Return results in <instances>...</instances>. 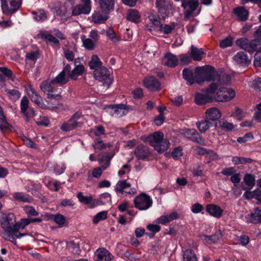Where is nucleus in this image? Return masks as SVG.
Wrapping results in <instances>:
<instances>
[{
  "label": "nucleus",
  "mask_w": 261,
  "mask_h": 261,
  "mask_svg": "<svg viewBox=\"0 0 261 261\" xmlns=\"http://www.w3.org/2000/svg\"><path fill=\"white\" fill-rule=\"evenodd\" d=\"M94 76L96 80L99 81L114 80L112 71L105 66L95 70L93 72Z\"/></svg>",
  "instance_id": "ddd939ff"
},
{
  "label": "nucleus",
  "mask_w": 261,
  "mask_h": 261,
  "mask_svg": "<svg viewBox=\"0 0 261 261\" xmlns=\"http://www.w3.org/2000/svg\"><path fill=\"white\" fill-rule=\"evenodd\" d=\"M141 15L139 12L135 9H129L127 11L126 18L128 20L138 23L140 20Z\"/></svg>",
  "instance_id": "2f4dec72"
},
{
  "label": "nucleus",
  "mask_w": 261,
  "mask_h": 261,
  "mask_svg": "<svg viewBox=\"0 0 261 261\" xmlns=\"http://www.w3.org/2000/svg\"><path fill=\"white\" fill-rule=\"evenodd\" d=\"M184 261H197L195 253L191 249L185 250L183 254Z\"/></svg>",
  "instance_id": "79ce46f5"
},
{
  "label": "nucleus",
  "mask_w": 261,
  "mask_h": 261,
  "mask_svg": "<svg viewBox=\"0 0 261 261\" xmlns=\"http://www.w3.org/2000/svg\"><path fill=\"white\" fill-rule=\"evenodd\" d=\"M114 0H100L99 5L101 11L108 14L114 9Z\"/></svg>",
  "instance_id": "a878e982"
},
{
  "label": "nucleus",
  "mask_w": 261,
  "mask_h": 261,
  "mask_svg": "<svg viewBox=\"0 0 261 261\" xmlns=\"http://www.w3.org/2000/svg\"><path fill=\"white\" fill-rule=\"evenodd\" d=\"M77 197L80 202L85 204H88L92 202V197L91 196H85L82 192H79L77 194Z\"/></svg>",
  "instance_id": "864d4df0"
},
{
  "label": "nucleus",
  "mask_w": 261,
  "mask_h": 261,
  "mask_svg": "<svg viewBox=\"0 0 261 261\" xmlns=\"http://www.w3.org/2000/svg\"><path fill=\"white\" fill-rule=\"evenodd\" d=\"M28 95L30 97L31 101L39 107L42 109H52L55 107V106L50 105L49 103L46 104L42 98L39 96L35 89L31 86L25 87Z\"/></svg>",
  "instance_id": "6e6552de"
},
{
  "label": "nucleus",
  "mask_w": 261,
  "mask_h": 261,
  "mask_svg": "<svg viewBox=\"0 0 261 261\" xmlns=\"http://www.w3.org/2000/svg\"><path fill=\"white\" fill-rule=\"evenodd\" d=\"M110 146L111 144L110 143H103L100 139L96 140L93 144V147L95 150H102Z\"/></svg>",
  "instance_id": "a18cd8bd"
},
{
  "label": "nucleus",
  "mask_w": 261,
  "mask_h": 261,
  "mask_svg": "<svg viewBox=\"0 0 261 261\" xmlns=\"http://www.w3.org/2000/svg\"><path fill=\"white\" fill-rule=\"evenodd\" d=\"M196 76L203 78L207 81H215L217 79V70L212 66L206 65L202 67H197L195 69Z\"/></svg>",
  "instance_id": "423d86ee"
},
{
  "label": "nucleus",
  "mask_w": 261,
  "mask_h": 261,
  "mask_svg": "<svg viewBox=\"0 0 261 261\" xmlns=\"http://www.w3.org/2000/svg\"><path fill=\"white\" fill-rule=\"evenodd\" d=\"M244 181L246 185L252 188L255 185L254 177L250 174H246L244 177Z\"/></svg>",
  "instance_id": "3c124183"
},
{
  "label": "nucleus",
  "mask_w": 261,
  "mask_h": 261,
  "mask_svg": "<svg viewBox=\"0 0 261 261\" xmlns=\"http://www.w3.org/2000/svg\"><path fill=\"white\" fill-rule=\"evenodd\" d=\"M99 159L98 160L99 164L101 165V168L105 170L110 165V160L113 157V155H110L108 153H102L99 154Z\"/></svg>",
  "instance_id": "c85d7f7f"
},
{
  "label": "nucleus",
  "mask_w": 261,
  "mask_h": 261,
  "mask_svg": "<svg viewBox=\"0 0 261 261\" xmlns=\"http://www.w3.org/2000/svg\"><path fill=\"white\" fill-rule=\"evenodd\" d=\"M115 190L117 193L127 195H134L137 193L136 189L132 188L130 183L126 180H121L118 181Z\"/></svg>",
  "instance_id": "f8f14e48"
},
{
  "label": "nucleus",
  "mask_w": 261,
  "mask_h": 261,
  "mask_svg": "<svg viewBox=\"0 0 261 261\" xmlns=\"http://www.w3.org/2000/svg\"><path fill=\"white\" fill-rule=\"evenodd\" d=\"M198 5L199 2L197 1H182L181 6L186 9V12H185V18L186 19H188L191 16L193 12L196 10Z\"/></svg>",
  "instance_id": "dca6fc26"
},
{
  "label": "nucleus",
  "mask_w": 261,
  "mask_h": 261,
  "mask_svg": "<svg viewBox=\"0 0 261 261\" xmlns=\"http://www.w3.org/2000/svg\"><path fill=\"white\" fill-rule=\"evenodd\" d=\"M234 13L242 21H245L248 18V12L243 7H239L234 9Z\"/></svg>",
  "instance_id": "58836bf2"
},
{
  "label": "nucleus",
  "mask_w": 261,
  "mask_h": 261,
  "mask_svg": "<svg viewBox=\"0 0 261 261\" xmlns=\"http://www.w3.org/2000/svg\"><path fill=\"white\" fill-rule=\"evenodd\" d=\"M143 140L148 142L159 152L166 151L169 147L170 142L167 139H164V134L157 132L143 138Z\"/></svg>",
  "instance_id": "7ed1b4c3"
},
{
  "label": "nucleus",
  "mask_w": 261,
  "mask_h": 261,
  "mask_svg": "<svg viewBox=\"0 0 261 261\" xmlns=\"http://www.w3.org/2000/svg\"><path fill=\"white\" fill-rule=\"evenodd\" d=\"M88 64L91 69L96 70L101 67L102 62L97 55H94L92 56Z\"/></svg>",
  "instance_id": "4c0bfd02"
},
{
  "label": "nucleus",
  "mask_w": 261,
  "mask_h": 261,
  "mask_svg": "<svg viewBox=\"0 0 261 261\" xmlns=\"http://www.w3.org/2000/svg\"><path fill=\"white\" fill-rule=\"evenodd\" d=\"M214 123L204 117V119L197 122L196 126L199 130L202 133H205L210 128L213 126Z\"/></svg>",
  "instance_id": "c756f323"
},
{
  "label": "nucleus",
  "mask_w": 261,
  "mask_h": 261,
  "mask_svg": "<svg viewBox=\"0 0 261 261\" xmlns=\"http://www.w3.org/2000/svg\"><path fill=\"white\" fill-rule=\"evenodd\" d=\"M246 219L248 223H261V208L256 207L250 215L246 217Z\"/></svg>",
  "instance_id": "4be33fe9"
},
{
  "label": "nucleus",
  "mask_w": 261,
  "mask_h": 261,
  "mask_svg": "<svg viewBox=\"0 0 261 261\" xmlns=\"http://www.w3.org/2000/svg\"><path fill=\"white\" fill-rule=\"evenodd\" d=\"M232 75L225 73L223 69H219L217 70V75L216 81L218 82H229L232 80Z\"/></svg>",
  "instance_id": "473e14b6"
},
{
  "label": "nucleus",
  "mask_w": 261,
  "mask_h": 261,
  "mask_svg": "<svg viewBox=\"0 0 261 261\" xmlns=\"http://www.w3.org/2000/svg\"><path fill=\"white\" fill-rule=\"evenodd\" d=\"M179 57L180 63L183 65H188L192 61L191 57L187 54H181Z\"/></svg>",
  "instance_id": "338daca9"
},
{
  "label": "nucleus",
  "mask_w": 261,
  "mask_h": 261,
  "mask_svg": "<svg viewBox=\"0 0 261 261\" xmlns=\"http://www.w3.org/2000/svg\"><path fill=\"white\" fill-rule=\"evenodd\" d=\"M145 86L150 91H155L161 89L160 83H145Z\"/></svg>",
  "instance_id": "5fc2aeb1"
},
{
  "label": "nucleus",
  "mask_w": 261,
  "mask_h": 261,
  "mask_svg": "<svg viewBox=\"0 0 261 261\" xmlns=\"http://www.w3.org/2000/svg\"><path fill=\"white\" fill-rule=\"evenodd\" d=\"M53 98H54V100L51 102H50V96H48V100L47 101L45 99H44V102L46 104H47L48 103H49L50 105L55 106V107L52 108L51 109H56L57 108V106L59 105V100L61 98L60 95L58 93L54 94V96H53Z\"/></svg>",
  "instance_id": "de8ad7c7"
},
{
  "label": "nucleus",
  "mask_w": 261,
  "mask_h": 261,
  "mask_svg": "<svg viewBox=\"0 0 261 261\" xmlns=\"http://www.w3.org/2000/svg\"><path fill=\"white\" fill-rule=\"evenodd\" d=\"M135 153L138 159H145L148 154V151L146 147L139 146L135 150Z\"/></svg>",
  "instance_id": "e433bc0d"
},
{
  "label": "nucleus",
  "mask_w": 261,
  "mask_h": 261,
  "mask_svg": "<svg viewBox=\"0 0 261 261\" xmlns=\"http://www.w3.org/2000/svg\"><path fill=\"white\" fill-rule=\"evenodd\" d=\"M234 60L238 64L248 65L251 61L246 54L243 51L238 53L234 57Z\"/></svg>",
  "instance_id": "7c9ffc66"
},
{
  "label": "nucleus",
  "mask_w": 261,
  "mask_h": 261,
  "mask_svg": "<svg viewBox=\"0 0 261 261\" xmlns=\"http://www.w3.org/2000/svg\"><path fill=\"white\" fill-rule=\"evenodd\" d=\"M148 18L155 26L159 27L160 25L159 17L158 16L154 14L153 13H149Z\"/></svg>",
  "instance_id": "e2e57ef3"
},
{
  "label": "nucleus",
  "mask_w": 261,
  "mask_h": 261,
  "mask_svg": "<svg viewBox=\"0 0 261 261\" xmlns=\"http://www.w3.org/2000/svg\"><path fill=\"white\" fill-rule=\"evenodd\" d=\"M31 223L30 219L24 218L21 219L20 221L16 223L14 225V237L20 238L25 236L26 233H18V231L20 229H24L26 226Z\"/></svg>",
  "instance_id": "5701e85b"
},
{
  "label": "nucleus",
  "mask_w": 261,
  "mask_h": 261,
  "mask_svg": "<svg viewBox=\"0 0 261 261\" xmlns=\"http://www.w3.org/2000/svg\"><path fill=\"white\" fill-rule=\"evenodd\" d=\"M231 116L237 119L241 120L245 116V113L239 108H236Z\"/></svg>",
  "instance_id": "052dcab7"
},
{
  "label": "nucleus",
  "mask_w": 261,
  "mask_h": 261,
  "mask_svg": "<svg viewBox=\"0 0 261 261\" xmlns=\"http://www.w3.org/2000/svg\"><path fill=\"white\" fill-rule=\"evenodd\" d=\"M191 58H192L194 61H199L202 60V55L204 54L203 51L193 45L191 46Z\"/></svg>",
  "instance_id": "c9c22d12"
},
{
  "label": "nucleus",
  "mask_w": 261,
  "mask_h": 261,
  "mask_svg": "<svg viewBox=\"0 0 261 261\" xmlns=\"http://www.w3.org/2000/svg\"><path fill=\"white\" fill-rule=\"evenodd\" d=\"M220 93V102H227L236 96V92L232 88L226 87L223 83L222 89Z\"/></svg>",
  "instance_id": "a211bd4d"
},
{
  "label": "nucleus",
  "mask_w": 261,
  "mask_h": 261,
  "mask_svg": "<svg viewBox=\"0 0 261 261\" xmlns=\"http://www.w3.org/2000/svg\"><path fill=\"white\" fill-rule=\"evenodd\" d=\"M0 71L6 76V77L3 79L4 80L7 81H18V79L15 76L12 74V71L8 69L7 68L5 67H0Z\"/></svg>",
  "instance_id": "a19ab883"
},
{
  "label": "nucleus",
  "mask_w": 261,
  "mask_h": 261,
  "mask_svg": "<svg viewBox=\"0 0 261 261\" xmlns=\"http://www.w3.org/2000/svg\"><path fill=\"white\" fill-rule=\"evenodd\" d=\"M79 59L74 60L75 68L70 71V66L67 65L63 71L57 76L55 79V82H63L65 80V74L68 72V78L67 80L75 81L77 79V77L81 75L85 70V67L83 65L77 64Z\"/></svg>",
  "instance_id": "20e7f679"
},
{
  "label": "nucleus",
  "mask_w": 261,
  "mask_h": 261,
  "mask_svg": "<svg viewBox=\"0 0 261 261\" xmlns=\"http://www.w3.org/2000/svg\"><path fill=\"white\" fill-rule=\"evenodd\" d=\"M165 65L173 68L176 66L178 64V59L175 55L170 53L167 54L164 57Z\"/></svg>",
  "instance_id": "cd10ccee"
},
{
  "label": "nucleus",
  "mask_w": 261,
  "mask_h": 261,
  "mask_svg": "<svg viewBox=\"0 0 261 261\" xmlns=\"http://www.w3.org/2000/svg\"><path fill=\"white\" fill-rule=\"evenodd\" d=\"M96 261H111L113 256L107 249L99 248L95 253Z\"/></svg>",
  "instance_id": "412c9836"
},
{
  "label": "nucleus",
  "mask_w": 261,
  "mask_h": 261,
  "mask_svg": "<svg viewBox=\"0 0 261 261\" xmlns=\"http://www.w3.org/2000/svg\"><path fill=\"white\" fill-rule=\"evenodd\" d=\"M223 83H211L202 93L195 95V101L199 105L213 101L220 102V93Z\"/></svg>",
  "instance_id": "f257e3e1"
},
{
  "label": "nucleus",
  "mask_w": 261,
  "mask_h": 261,
  "mask_svg": "<svg viewBox=\"0 0 261 261\" xmlns=\"http://www.w3.org/2000/svg\"><path fill=\"white\" fill-rule=\"evenodd\" d=\"M206 211L211 216L216 218L222 217L223 210L219 206L215 204H208L206 206Z\"/></svg>",
  "instance_id": "aec40b11"
},
{
  "label": "nucleus",
  "mask_w": 261,
  "mask_h": 261,
  "mask_svg": "<svg viewBox=\"0 0 261 261\" xmlns=\"http://www.w3.org/2000/svg\"><path fill=\"white\" fill-rule=\"evenodd\" d=\"M66 169V166L64 164L61 163L57 164L54 168V172L57 175L62 174Z\"/></svg>",
  "instance_id": "69168bd1"
},
{
  "label": "nucleus",
  "mask_w": 261,
  "mask_h": 261,
  "mask_svg": "<svg viewBox=\"0 0 261 261\" xmlns=\"http://www.w3.org/2000/svg\"><path fill=\"white\" fill-rule=\"evenodd\" d=\"M92 22L95 24H100L105 22L108 19L109 16L108 14H102L99 11L94 12L91 16Z\"/></svg>",
  "instance_id": "bb28decb"
},
{
  "label": "nucleus",
  "mask_w": 261,
  "mask_h": 261,
  "mask_svg": "<svg viewBox=\"0 0 261 261\" xmlns=\"http://www.w3.org/2000/svg\"><path fill=\"white\" fill-rule=\"evenodd\" d=\"M9 123L7 121L4 112L1 108H0V129L4 130L8 127Z\"/></svg>",
  "instance_id": "603ef678"
},
{
  "label": "nucleus",
  "mask_w": 261,
  "mask_h": 261,
  "mask_svg": "<svg viewBox=\"0 0 261 261\" xmlns=\"http://www.w3.org/2000/svg\"><path fill=\"white\" fill-rule=\"evenodd\" d=\"M219 125L222 129L227 131L231 130L234 127V125L232 123L224 119H222L219 121Z\"/></svg>",
  "instance_id": "09e8293b"
},
{
  "label": "nucleus",
  "mask_w": 261,
  "mask_h": 261,
  "mask_svg": "<svg viewBox=\"0 0 261 261\" xmlns=\"http://www.w3.org/2000/svg\"><path fill=\"white\" fill-rule=\"evenodd\" d=\"M236 44L241 48L252 53L254 51L261 52V39H254L249 41L246 38H241L236 41Z\"/></svg>",
  "instance_id": "39448f33"
},
{
  "label": "nucleus",
  "mask_w": 261,
  "mask_h": 261,
  "mask_svg": "<svg viewBox=\"0 0 261 261\" xmlns=\"http://www.w3.org/2000/svg\"><path fill=\"white\" fill-rule=\"evenodd\" d=\"M41 90L48 96H50V102L53 101L54 94L57 92L58 89L56 87L55 83H42L40 86Z\"/></svg>",
  "instance_id": "6ab92c4d"
},
{
  "label": "nucleus",
  "mask_w": 261,
  "mask_h": 261,
  "mask_svg": "<svg viewBox=\"0 0 261 261\" xmlns=\"http://www.w3.org/2000/svg\"><path fill=\"white\" fill-rule=\"evenodd\" d=\"M135 207L140 211H145L150 208L152 204L151 198L145 193H142L136 196L134 199Z\"/></svg>",
  "instance_id": "0eeeda50"
},
{
  "label": "nucleus",
  "mask_w": 261,
  "mask_h": 261,
  "mask_svg": "<svg viewBox=\"0 0 261 261\" xmlns=\"http://www.w3.org/2000/svg\"><path fill=\"white\" fill-rule=\"evenodd\" d=\"M83 45L87 49L91 50L94 48L95 44L96 42L90 38L84 39L83 41Z\"/></svg>",
  "instance_id": "bf43d9fd"
},
{
  "label": "nucleus",
  "mask_w": 261,
  "mask_h": 261,
  "mask_svg": "<svg viewBox=\"0 0 261 261\" xmlns=\"http://www.w3.org/2000/svg\"><path fill=\"white\" fill-rule=\"evenodd\" d=\"M83 118L81 113L76 112L72 117L67 121L64 122L61 126V129L63 131H70L80 126L82 122L78 121Z\"/></svg>",
  "instance_id": "9b49d317"
},
{
  "label": "nucleus",
  "mask_w": 261,
  "mask_h": 261,
  "mask_svg": "<svg viewBox=\"0 0 261 261\" xmlns=\"http://www.w3.org/2000/svg\"><path fill=\"white\" fill-rule=\"evenodd\" d=\"M222 116L220 110L215 107H211L206 110L205 118L214 123L217 121Z\"/></svg>",
  "instance_id": "f3484780"
},
{
  "label": "nucleus",
  "mask_w": 261,
  "mask_h": 261,
  "mask_svg": "<svg viewBox=\"0 0 261 261\" xmlns=\"http://www.w3.org/2000/svg\"><path fill=\"white\" fill-rule=\"evenodd\" d=\"M184 79L187 82H191L194 80L193 70L190 68H185L182 71Z\"/></svg>",
  "instance_id": "49530a36"
},
{
  "label": "nucleus",
  "mask_w": 261,
  "mask_h": 261,
  "mask_svg": "<svg viewBox=\"0 0 261 261\" xmlns=\"http://www.w3.org/2000/svg\"><path fill=\"white\" fill-rule=\"evenodd\" d=\"M13 196L15 200L23 202H31L33 198L28 194L22 192H14Z\"/></svg>",
  "instance_id": "72a5a7b5"
},
{
  "label": "nucleus",
  "mask_w": 261,
  "mask_h": 261,
  "mask_svg": "<svg viewBox=\"0 0 261 261\" xmlns=\"http://www.w3.org/2000/svg\"><path fill=\"white\" fill-rule=\"evenodd\" d=\"M6 92L9 98L12 100L15 101L20 97V93L14 89H6Z\"/></svg>",
  "instance_id": "c03bdc74"
},
{
  "label": "nucleus",
  "mask_w": 261,
  "mask_h": 261,
  "mask_svg": "<svg viewBox=\"0 0 261 261\" xmlns=\"http://www.w3.org/2000/svg\"><path fill=\"white\" fill-rule=\"evenodd\" d=\"M259 193V189H256L253 191H247L244 194V197L247 199H251L255 198L257 200V197Z\"/></svg>",
  "instance_id": "6e6d98bb"
},
{
  "label": "nucleus",
  "mask_w": 261,
  "mask_h": 261,
  "mask_svg": "<svg viewBox=\"0 0 261 261\" xmlns=\"http://www.w3.org/2000/svg\"><path fill=\"white\" fill-rule=\"evenodd\" d=\"M251 161V160L250 159L243 157L233 156L232 159V162L235 165L246 164L247 163H250Z\"/></svg>",
  "instance_id": "4d7b16f0"
},
{
  "label": "nucleus",
  "mask_w": 261,
  "mask_h": 261,
  "mask_svg": "<svg viewBox=\"0 0 261 261\" xmlns=\"http://www.w3.org/2000/svg\"><path fill=\"white\" fill-rule=\"evenodd\" d=\"M203 208V205L199 203H195L191 207V210L194 214L200 213Z\"/></svg>",
  "instance_id": "774afa93"
},
{
  "label": "nucleus",
  "mask_w": 261,
  "mask_h": 261,
  "mask_svg": "<svg viewBox=\"0 0 261 261\" xmlns=\"http://www.w3.org/2000/svg\"><path fill=\"white\" fill-rule=\"evenodd\" d=\"M223 236V232L221 230H218L216 232L214 235L211 236H203V239L207 242H216L221 239Z\"/></svg>",
  "instance_id": "ea45409f"
},
{
  "label": "nucleus",
  "mask_w": 261,
  "mask_h": 261,
  "mask_svg": "<svg viewBox=\"0 0 261 261\" xmlns=\"http://www.w3.org/2000/svg\"><path fill=\"white\" fill-rule=\"evenodd\" d=\"M107 217V212L101 211L97 213L93 218V223L94 224L98 223L100 221L105 220Z\"/></svg>",
  "instance_id": "8fccbe9b"
},
{
  "label": "nucleus",
  "mask_w": 261,
  "mask_h": 261,
  "mask_svg": "<svg viewBox=\"0 0 261 261\" xmlns=\"http://www.w3.org/2000/svg\"><path fill=\"white\" fill-rule=\"evenodd\" d=\"M182 135L186 138L197 142V143L204 145V140L199 135L198 133L195 129H186L182 130Z\"/></svg>",
  "instance_id": "2eb2a0df"
},
{
  "label": "nucleus",
  "mask_w": 261,
  "mask_h": 261,
  "mask_svg": "<svg viewBox=\"0 0 261 261\" xmlns=\"http://www.w3.org/2000/svg\"><path fill=\"white\" fill-rule=\"evenodd\" d=\"M22 0H1L2 9L6 14H12L21 6Z\"/></svg>",
  "instance_id": "9d476101"
},
{
  "label": "nucleus",
  "mask_w": 261,
  "mask_h": 261,
  "mask_svg": "<svg viewBox=\"0 0 261 261\" xmlns=\"http://www.w3.org/2000/svg\"><path fill=\"white\" fill-rule=\"evenodd\" d=\"M179 218L177 212H173L169 215L161 216L156 219V222L162 224H166L172 221L176 220Z\"/></svg>",
  "instance_id": "393cba45"
},
{
  "label": "nucleus",
  "mask_w": 261,
  "mask_h": 261,
  "mask_svg": "<svg viewBox=\"0 0 261 261\" xmlns=\"http://www.w3.org/2000/svg\"><path fill=\"white\" fill-rule=\"evenodd\" d=\"M111 201V197L110 194L105 193L101 194L99 198V202L102 204L109 203Z\"/></svg>",
  "instance_id": "13d9d810"
},
{
  "label": "nucleus",
  "mask_w": 261,
  "mask_h": 261,
  "mask_svg": "<svg viewBox=\"0 0 261 261\" xmlns=\"http://www.w3.org/2000/svg\"><path fill=\"white\" fill-rule=\"evenodd\" d=\"M108 108L110 109V113L115 117H120L125 114V110L123 105L115 106H109Z\"/></svg>",
  "instance_id": "b1692460"
},
{
  "label": "nucleus",
  "mask_w": 261,
  "mask_h": 261,
  "mask_svg": "<svg viewBox=\"0 0 261 261\" xmlns=\"http://www.w3.org/2000/svg\"><path fill=\"white\" fill-rule=\"evenodd\" d=\"M29 100L26 96H23L20 100V113L25 119L29 121L36 115L34 109L29 106Z\"/></svg>",
  "instance_id": "1a4fd4ad"
},
{
  "label": "nucleus",
  "mask_w": 261,
  "mask_h": 261,
  "mask_svg": "<svg viewBox=\"0 0 261 261\" xmlns=\"http://www.w3.org/2000/svg\"><path fill=\"white\" fill-rule=\"evenodd\" d=\"M23 208L25 213L28 215L34 216L38 215V213L31 206H25Z\"/></svg>",
  "instance_id": "0e129e2a"
},
{
  "label": "nucleus",
  "mask_w": 261,
  "mask_h": 261,
  "mask_svg": "<svg viewBox=\"0 0 261 261\" xmlns=\"http://www.w3.org/2000/svg\"><path fill=\"white\" fill-rule=\"evenodd\" d=\"M39 36H40L41 38L45 40H47L50 42H53L55 44L58 45L59 44V42L58 40L53 35H51L47 32H41L39 34Z\"/></svg>",
  "instance_id": "37998d69"
},
{
  "label": "nucleus",
  "mask_w": 261,
  "mask_h": 261,
  "mask_svg": "<svg viewBox=\"0 0 261 261\" xmlns=\"http://www.w3.org/2000/svg\"><path fill=\"white\" fill-rule=\"evenodd\" d=\"M89 134L92 137H99L105 134V129L102 125H97L89 130Z\"/></svg>",
  "instance_id": "f704fd0d"
},
{
  "label": "nucleus",
  "mask_w": 261,
  "mask_h": 261,
  "mask_svg": "<svg viewBox=\"0 0 261 261\" xmlns=\"http://www.w3.org/2000/svg\"><path fill=\"white\" fill-rule=\"evenodd\" d=\"M102 174V170L100 167H96L94 168L91 171H89L88 173V177L92 176L95 178L99 177Z\"/></svg>",
  "instance_id": "680f3d73"
},
{
  "label": "nucleus",
  "mask_w": 261,
  "mask_h": 261,
  "mask_svg": "<svg viewBox=\"0 0 261 261\" xmlns=\"http://www.w3.org/2000/svg\"><path fill=\"white\" fill-rule=\"evenodd\" d=\"M82 3L76 5L73 7L72 14L73 15L77 16L81 14H89L91 11L90 0H81Z\"/></svg>",
  "instance_id": "4468645a"
},
{
  "label": "nucleus",
  "mask_w": 261,
  "mask_h": 261,
  "mask_svg": "<svg viewBox=\"0 0 261 261\" xmlns=\"http://www.w3.org/2000/svg\"><path fill=\"white\" fill-rule=\"evenodd\" d=\"M15 222V216L13 213L0 214V223L4 229L1 236L5 240L11 241L14 244L16 243L14 238Z\"/></svg>",
  "instance_id": "f03ea898"
}]
</instances>
